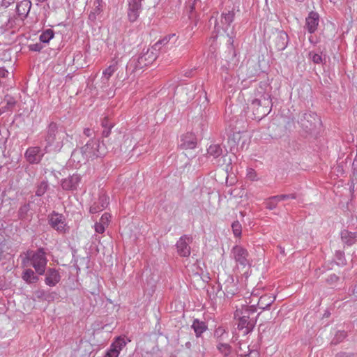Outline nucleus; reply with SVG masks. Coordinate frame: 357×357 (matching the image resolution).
Masks as SVG:
<instances>
[{"instance_id": "nucleus-1", "label": "nucleus", "mask_w": 357, "mask_h": 357, "mask_svg": "<svg viewBox=\"0 0 357 357\" xmlns=\"http://www.w3.org/2000/svg\"><path fill=\"white\" fill-rule=\"evenodd\" d=\"M68 134L62 128H59L56 123L51 122L47 128L45 135L44 151L45 153L60 151L63 146V139Z\"/></svg>"}, {"instance_id": "nucleus-2", "label": "nucleus", "mask_w": 357, "mask_h": 357, "mask_svg": "<svg viewBox=\"0 0 357 357\" xmlns=\"http://www.w3.org/2000/svg\"><path fill=\"white\" fill-rule=\"evenodd\" d=\"M156 58L157 54L152 48L147 49L146 51L144 50L141 54L130 59L126 66V72L132 73L141 70L151 64Z\"/></svg>"}, {"instance_id": "nucleus-3", "label": "nucleus", "mask_w": 357, "mask_h": 357, "mask_svg": "<svg viewBox=\"0 0 357 357\" xmlns=\"http://www.w3.org/2000/svg\"><path fill=\"white\" fill-rule=\"evenodd\" d=\"M272 105L271 95L268 93H264L259 98H255L251 102L255 119L261 120L267 116L271 111Z\"/></svg>"}, {"instance_id": "nucleus-4", "label": "nucleus", "mask_w": 357, "mask_h": 357, "mask_svg": "<svg viewBox=\"0 0 357 357\" xmlns=\"http://www.w3.org/2000/svg\"><path fill=\"white\" fill-rule=\"evenodd\" d=\"M26 259L30 261L31 265L38 275H42L45 273L47 259L43 248H40L36 251H28L26 258L23 260L24 264Z\"/></svg>"}, {"instance_id": "nucleus-5", "label": "nucleus", "mask_w": 357, "mask_h": 357, "mask_svg": "<svg viewBox=\"0 0 357 357\" xmlns=\"http://www.w3.org/2000/svg\"><path fill=\"white\" fill-rule=\"evenodd\" d=\"M82 148L89 160H93L98 157L104 156L107 153L105 144L100 143L97 139H90Z\"/></svg>"}, {"instance_id": "nucleus-6", "label": "nucleus", "mask_w": 357, "mask_h": 357, "mask_svg": "<svg viewBox=\"0 0 357 357\" xmlns=\"http://www.w3.org/2000/svg\"><path fill=\"white\" fill-rule=\"evenodd\" d=\"M301 128L307 133H312L321 126V119L314 112H306L303 114L298 120Z\"/></svg>"}, {"instance_id": "nucleus-7", "label": "nucleus", "mask_w": 357, "mask_h": 357, "mask_svg": "<svg viewBox=\"0 0 357 357\" xmlns=\"http://www.w3.org/2000/svg\"><path fill=\"white\" fill-rule=\"evenodd\" d=\"M231 257L234 259L236 264L244 268L250 266L252 260L248 250L241 245H235L231 251Z\"/></svg>"}, {"instance_id": "nucleus-8", "label": "nucleus", "mask_w": 357, "mask_h": 357, "mask_svg": "<svg viewBox=\"0 0 357 357\" xmlns=\"http://www.w3.org/2000/svg\"><path fill=\"white\" fill-rule=\"evenodd\" d=\"M289 41V36L284 31H276L273 33L271 45L278 51H283L287 47Z\"/></svg>"}, {"instance_id": "nucleus-9", "label": "nucleus", "mask_w": 357, "mask_h": 357, "mask_svg": "<svg viewBox=\"0 0 357 357\" xmlns=\"http://www.w3.org/2000/svg\"><path fill=\"white\" fill-rule=\"evenodd\" d=\"M45 153L40 146H31L25 151L24 158L30 164H38L42 160Z\"/></svg>"}, {"instance_id": "nucleus-10", "label": "nucleus", "mask_w": 357, "mask_h": 357, "mask_svg": "<svg viewBox=\"0 0 357 357\" xmlns=\"http://www.w3.org/2000/svg\"><path fill=\"white\" fill-rule=\"evenodd\" d=\"M257 312V306L255 305H242L241 307H238L234 312V319L243 318L245 319H257L259 314L256 317H251Z\"/></svg>"}, {"instance_id": "nucleus-11", "label": "nucleus", "mask_w": 357, "mask_h": 357, "mask_svg": "<svg viewBox=\"0 0 357 357\" xmlns=\"http://www.w3.org/2000/svg\"><path fill=\"white\" fill-rule=\"evenodd\" d=\"M49 223L53 229L59 233H65L66 231L65 219L61 214L54 212L50 215Z\"/></svg>"}, {"instance_id": "nucleus-12", "label": "nucleus", "mask_w": 357, "mask_h": 357, "mask_svg": "<svg viewBox=\"0 0 357 357\" xmlns=\"http://www.w3.org/2000/svg\"><path fill=\"white\" fill-rule=\"evenodd\" d=\"M127 342L124 337H118L112 343L104 357H118L121 351L126 347Z\"/></svg>"}, {"instance_id": "nucleus-13", "label": "nucleus", "mask_w": 357, "mask_h": 357, "mask_svg": "<svg viewBox=\"0 0 357 357\" xmlns=\"http://www.w3.org/2000/svg\"><path fill=\"white\" fill-rule=\"evenodd\" d=\"M192 238L188 235L180 237L176 245L180 256L185 257L190 255V243H192Z\"/></svg>"}, {"instance_id": "nucleus-14", "label": "nucleus", "mask_w": 357, "mask_h": 357, "mask_svg": "<svg viewBox=\"0 0 357 357\" xmlns=\"http://www.w3.org/2000/svg\"><path fill=\"white\" fill-rule=\"evenodd\" d=\"M109 199V197L105 193H100L98 200L90 206L89 212L91 213H98L103 211L108 206Z\"/></svg>"}, {"instance_id": "nucleus-15", "label": "nucleus", "mask_w": 357, "mask_h": 357, "mask_svg": "<svg viewBox=\"0 0 357 357\" xmlns=\"http://www.w3.org/2000/svg\"><path fill=\"white\" fill-rule=\"evenodd\" d=\"M236 319L238 321L237 328L242 332L243 335L252 331L257 323V319H245L241 317Z\"/></svg>"}, {"instance_id": "nucleus-16", "label": "nucleus", "mask_w": 357, "mask_h": 357, "mask_svg": "<svg viewBox=\"0 0 357 357\" xmlns=\"http://www.w3.org/2000/svg\"><path fill=\"white\" fill-rule=\"evenodd\" d=\"M81 176L79 174H73L61 181V187L65 190H75L79 186Z\"/></svg>"}, {"instance_id": "nucleus-17", "label": "nucleus", "mask_w": 357, "mask_h": 357, "mask_svg": "<svg viewBox=\"0 0 357 357\" xmlns=\"http://www.w3.org/2000/svg\"><path fill=\"white\" fill-rule=\"evenodd\" d=\"M319 22V14L316 12H310L305 19V27L310 33H314L317 29Z\"/></svg>"}, {"instance_id": "nucleus-18", "label": "nucleus", "mask_w": 357, "mask_h": 357, "mask_svg": "<svg viewBox=\"0 0 357 357\" xmlns=\"http://www.w3.org/2000/svg\"><path fill=\"white\" fill-rule=\"evenodd\" d=\"M61 280V276L58 271L54 268H50L47 271L45 275V284L50 287L55 286Z\"/></svg>"}, {"instance_id": "nucleus-19", "label": "nucleus", "mask_w": 357, "mask_h": 357, "mask_svg": "<svg viewBox=\"0 0 357 357\" xmlns=\"http://www.w3.org/2000/svg\"><path fill=\"white\" fill-rule=\"evenodd\" d=\"M70 161L73 163H75V167L77 165H80L82 163H85L89 159L85 155V153L83 151V149L81 148L79 149H75L70 156Z\"/></svg>"}, {"instance_id": "nucleus-20", "label": "nucleus", "mask_w": 357, "mask_h": 357, "mask_svg": "<svg viewBox=\"0 0 357 357\" xmlns=\"http://www.w3.org/2000/svg\"><path fill=\"white\" fill-rule=\"evenodd\" d=\"M31 2L29 0H22L17 4L16 11L22 19L26 18L30 12Z\"/></svg>"}, {"instance_id": "nucleus-21", "label": "nucleus", "mask_w": 357, "mask_h": 357, "mask_svg": "<svg viewBox=\"0 0 357 357\" xmlns=\"http://www.w3.org/2000/svg\"><path fill=\"white\" fill-rule=\"evenodd\" d=\"M275 297L272 295L261 296L257 302L259 308L264 310H267L268 307L274 302Z\"/></svg>"}, {"instance_id": "nucleus-22", "label": "nucleus", "mask_w": 357, "mask_h": 357, "mask_svg": "<svg viewBox=\"0 0 357 357\" xmlns=\"http://www.w3.org/2000/svg\"><path fill=\"white\" fill-rule=\"evenodd\" d=\"M341 238L344 243L351 245L357 241V233L350 232L344 229L341 232Z\"/></svg>"}, {"instance_id": "nucleus-23", "label": "nucleus", "mask_w": 357, "mask_h": 357, "mask_svg": "<svg viewBox=\"0 0 357 357\" xmlns=\"http://www.w3.org/2000/svg\"><path fill=\"white\" fill-rule=\"evenodd\" d=\"M191 327L194 330L197 337H200L208 328L204 321H199L197 319H194Z\"/></svg>"}, {"instance_id": "nucleus-24", "label": "nucleus", "mask_w": 357, "mask_h": 357, "mask_svg": "<svg viewBox=\"0 0 357 357\" xmlns=\"http://www.w3.org/2000/svg\"><path fill=\"white\" fill-rule=\"evenodd\" d=\"M217 349L223 356V357H234L231 347L227 343L218 342Z\"/></svg>"}, {"instance_id": "nucleus-25", "label": "nucleus", "mask_w": 357, "mask_h": 357, "mask_svg": "<svg viewBox=\"0 0 357 357\" xmlns=\"http://www.w3.org/2000/svg\"><path fill=\"white\" fill-rule=\"evenodd\" d=\"M234 19V11H228L227 13H222L221 15L220 22L223 26V29L227 30L231 25Z\"/></svg>"}, {"instance_id": "nucleus-26", "label": "nucleus", "mask_w": 357, "mask_h": 357, "mask_svg": "<svg viewBox=\"0 0 357 357\" xmlns=\"http://www.w3.org/2000/svg\"><path fill=\"white\" fill-rule=\"evenodd\" d=\"M118 61H114L102 72L103 81L107 82L109 78L113 75L114 73L118 69Z\"/></svg>"}, {"instance_id": "nucleus-27", "label": "nucleus", "mask_w": 357, "mask_h": 357, "mask_svg": "<svg viewBox=\"0 0 357 357\" xmlns=\"http://www.w3.org/2000/svg\"><path fill=\"white\" fill-rule=\"evenodd\" d=\"M176 37V35L174 33L169 34L168 36H165L162 39L159 40L158 42H156L153 46L152 49L154 51H160L162 50V47H165L167 45L171 39Z\"/></svg>"}, {"instance_id": "nucleus-28", "label": "nucleus", "mask_w": 357, "mask_h": 357, "mask_svg": "<svg viewBox=\"0 0 357 357\" xmlns=\"http://www.w3.org/2000/svg\"><path fill=\"white\" fill-rule=\"evenodd\" d=\"M207 154L217 158L222 154V149L219 144H211L207 149Z\"/></svg>"}, {"instance_id": "nucleus-29", "label": "nucleus", "mask_w": 357, "mask_h": 357, "mask_svg": "<svg viewBox=\"0 0 357 357\" xmlns=\"http://www.w3.org/2000/svg\"><path fill=\"white\" fill-rule=\"evenodd\" d=\"M22 279L27 283H36L39 280L31 269H27L23 273Z\"/></svg>"}, {"instance_id": "nucleus-30", "label": "nucleus", "mask_w": 357, "mask_h": 357, "mask_svg": "<svg viewBox=\"0 0 357 357\" xmlns=\"http://www.w3.org/2000/svg\"><path fill=\"white\" fill-rule=\"evenodd\" d=\"M181 146L185 149H193L196 147L197 142L193 137L185 136L181 139Z\"/></svg>"}, {"instance_id": "nucleus-31", "label": "nucleus", "mask_w": 357, "mask_h": 357, "mask_svg": "<svg viewBox=\"0 0 357 357\" xmlns=\"http://www.w3.org/2000/svg\"><path fill=\"white\" fill-rule=\"evenodd\" d=\"M54 32L52 29H48L42 32L40 35L39 40L41 43H48L53 38Z\"/></svg>"}, {"instance_id": "nucleus-32", "label": "nucleus", "mask_w": 357, "mask_h": 357, "mask_svg": "<svg viewBox=\"0 0 357 357\" xmlns=\"http://www.w3.org/2000/svg\"><path fill=\"white\" fill-rule=\"evenodd\" d=\"M214 336L217 338L219 342H222V341L225 340L226 337H228V333L223 327L220 326L215 329Z\"/></svg>"}, {"instance_id": "nucleus-33", "label": "nucleus", "mask_w": 357, "mask_h": 357, "mask_svg": "<svg viewBox=\"0 0 357 357\" xmlns=\"http://www.w3.org/2000/svg\"><path fill=\"white\" fill-rule=\"evenodd\" d=\"M279 202L280 201L277 195L270 197L266 200V208L269 210L275 209Z\"/></svg>"}, {"instance_id": "nucleus-34", "label": "nucleus", "mask_w": 357, "mask_h": 357, "mask_svg": "<svg viewBox=\"0 0 357 357\" xmlns=\"http://www.w3.org/2000/svg\"><path fill=\"white\" fill-rule=\"evenodd\" d=\"M35 295L37 298L40 300L48 301H50L53 298V296L51 293L46 291L43 289H39L35 292Z\"/></svg>"}, {"instance_id": "nucleus-35", "label": "nucleus", "mask_w": 357, "mask_h": 357, "mask_svg": "<svg viewBox=\"0 0 357 357\" xmlns=\"http://www.w3.org/2000/svg\"><path fill=\"white\" fill-rule=\"evenodd\" d=\"M105 2L103 0H95L93 2V10L95 14L98 15L102 12Z\"/></svg>"}, {"instance_id": "nucleus-36", "label": "nucleus", "mask_w": 357, "mask_h": 357, "mask_svg": "<svg viewBox=\"0 0 357 357\" xmlns=\"http://www.w3.org/2000/svg\"><path fill=\"white\" fill-rule=\"evenodd\" d=\"M30 209L29 204H24L21 206L18 211V217L20 219H24L26 217L27 213Z\"/></svg>"}, {"instance_id": "nucleus-37", "label": "nucleus", "mask_w": 357, "mask_h": 357, "mask_svg": "<svg viewBox=\"0 0 357 357\" xmlns=\"http://www.w3.org/2000/svg\"><path fill=\"white\" fill-rule=\"evenodd\" d=\"M335 261L338 266H344L346 264V259L344 257V254L342 251H336L335 252Z\"/></svg>"}, {"instance_id": "nucleus-38", "label": "nucleus", "mask_w": 357, "mask_h": 357, "mask_svg": "<svg viewBox=\"0 0 357 357\" xmlns=\"http://www.w3.org/2000/svg\"><path fill=\"white\" fill-rule=\"evenodd\" d=\"M48 188V184L46 181H42L37 188L36 195L38 197L43 195Z\"/></svg>"}, {"instance_id": "nucleus-39", "label": "nucleus", "mask_w": 357, "mask_h": 357, "mask_svg": "<svg viewBox=\"0 0 357 357\" xmlns=\"http://www.w3.org/2000/svg\"><path fill=\"white\" fill-rule=\"evenodd\" d=\"M15 104L16 101L13 98H9L6 100V105L1 107V112H3L5 113L7 111L12 110L13 108L15 107Z\"/></svg>"}, {"instance_id": "nucleus-40", "label": "nucleus", "mask_w": 357, "mask_h": 357, "mask_svg": "<svg viewBox=\"0 0 357 357\" xmlns=\"http://www.w3.org/2000/svg\"><path fill=\"white\" fill-rule=\"evenodd\" d=\"M233 233L235 236L239 237L241 236L242 227L238 221H235L231 225Z\"/></svg>"}, {"instance_id": "nucleus-41", "label": "nucleus", "mask_w": 357, "mask_h": 357, "mask_svg": "<svg viewBox=\"0 0 357 357\" xmlns=\"http://www.w3.org/2000/svg\"><path fill=\"white\" fill-rule=\"evenodd\" d=\"M310 57L311 58L312 61L317 64H319L322 62V56L321 54L317 53H312L310 52L309 54Z\"/></svg>"}, {"instance_id": "nucleus-42", "label": "nucleus", "mask_w": 357, "mask_h": 357, "mask_svg": "<svg viewBox=\"0 0 357 357\" xmlns=\"http://www.w3.org/2000/svg\"><path fill=\"white\" fill-rule=\"evenodd\" d=\"M111 219V215L109 213H105L102 214V215L100 218V223H102V225H105L106 227L108 226L109 222Z\"/></svg>"}, {"instance_id": "nucleus-43", "label": "nucleus", "mask_w": 357, "mask_h": 357, "mask_svg": "<svg viewBox=\"0 0 357 357\" xmlns=\"http://www.w3.org/2000/svg\"><path fill=\"white\" fill-rule=\"evenodd\" d=\"M247 177L251 181L257 180V175L255 170L252 168H248L247 169Z\"/></svg>"}, {"instance_id": "nucleus-44", "label": "nucleus", "mask_w": 357, "mask_h": 357, "mask_svg": "<svg viewBox=\"0 0 357 357\" xmlns=\"http://www.w3.org/2000/svg\"><path fill=\"white\" fill-rule=\"evenodd\" d=\"M101 126L103 128H113L114 123L112 122L107 116H105L101 121Z\"/></svg>"}, {"instance_id": "nucleus-45", "label": "nucleus", "mask_w": 357, "mask_h": 357, "mask_svg": "<svg viewBox=\"0 0 357 357\" xmlns=\"http://www.w3.org/2000/svg\"><path fill=\"white\" fill-rule=\"evenodd\" d=\"M107 227L105 225H102V223L96 222L94 225V229L96 232L98 234H103L105 231V228Z\"/></svg>"}, {"instance_id": "nucleus-46", "label": "nucleus", "mask_w": 357, "mask_h": 357, "mask_svg": "<svg viewBox=\"0 0 357 357\" xmlns=\"http://www.w3.org/2000/svg\"><path fill=\"white\" fill-rule=\"evenodd\" d=\"M277 196H278V198L279 199L280 202L282 201V200L289 199H295L297 197L296 193H291V194H288V195H277Z\"/></svg>"}, {"instance_id": "nucleus-47", "label": "nucleus", "mask_w": 357, "mask_h": 357, "mask_svg": "<svg viewBox=\"0 0 357 357\" xmlns=\"http://www.w3.org/2000/svg\"><path fill=\"white\" fill-rule=\"evenodd\" d=\"M43 48V46L40 43H37L35 44H31L29 45V49L33 52H40Z\"/></svg>"}, {"instance_id": "nucleus-48", "label": "nucleus", "mask_w": 357, "mask_h": 357, "mask_svg": "<svg viewBox=\"0 0 357 357\" xmlns=\"http://www.w3.org/2000/svg\"><path fill=\"white\" fill-rule=\"evenodd\" d=\"M335 357H357L356 353L340 351L336 354Z\"/></svg>"}, {"instance_id": "nucleus-49", "label": "nucleus", "mask_w": 357, "mask_h": 357, "mask_svg": "<svg viewBox=\"0 0 357 357\" xmlns=\"http://www.w3.org/2000/svg\"><path fill=\"white\" fill-rule=\"evenodd\" d=\"M236 289H232V288H230L229 287L228 284H227L225 287V294L227 296V297H232L235 294H236Z\"/></svg>"}, {"instance_id": "nucleus-50", "label": "nucleus", "mask_w": 357, "mask_h": 357, "mask_svg": "<svg viewBox=\"0 0 357 357\" xmlns=\"http://www.w3.org/2000/svg\"><path fill=\"white\" fill-rule=\"evenodd\" d=\"M338 279L339 278L336 275L331 274L327 278V281L332 284L336 282L338 280Z\"/></svg>"}, {"instance_id": "nucleus-51", "label": "nucleus", "mask_w": 357, "mask_h": 357, "mask_svg": "<svg viewBox=\"0 0 357 357\" xmlns=\"http://www.w3.org/2000/svg\"><path fill=\"white\" fill-rule=\"evenodd\" d=\"M15 0H2L1 5L5 8H8L11 4L14 3Z\"/></svg>"}, {"instance_id": "nucleus-52", "label": "nucleus", "mask_w": 357, "mask_h": 357, "mask_svg": "<svg viewBox=\"0 0 357 357\" xmlns=\"http://www.w3.org/2000/svg\"><path fill=\"white\" fill-rule=\"evenodd\" d=\"M84 135L88 137H90L94 135V132L90 128H87L84 130Z\"/></svg>"}, {"instance_id": "nucleus-53", "label": "nucleus", "mask_w": 357, "mask_h": 357, "mask_svg": "<svg viewBox=\"0 0 357 357\" xmlns=\"http://www.w3.org/2000/svg\"><path fill=\"white\" fill-rule=\"evenodd\" d=\"M8 75V71L4 68H0V78L6 77Z\"/></svg>"}, {"instance_id": "nucleus-54", "label": "nucleus", "mask_w": 357, "mask_h": 357, "mask_svg": "<svg viewBox=\"0 0 357 357\" xmlns=\"http://www.w3.org/2000/svg\"><path fill=\"white\" fill-rule=\"evenodd\" d=\"M112 128H103V130H102V137H107L109 134H110V131H111V129Z\"/></svg>"}, {"instance_id": "nucleus-55", "label": "nucleus", "mask_w": 357, "mask_h": 357, "mask_svg": "<svg viewBox=\"0 0 357 357\" xmlns=\"http://www.w3.org/2000/svg\"><path fill=\"white\" fill-rule=\"evenodd\" d=\"M98 15V14H95L93 11H91L89 15V19L90 20L94 21L96 20Z\"/></svg>"}, {"instance_id": "nucleus-56", "label": "nucleus", "mask_w": 357, "mask_h": 357, "mask_svg": "<svg viewBox=\"0 0 357 357\" xmlns=\"http://www.w3.org/2000/svg\"><path fill=\"white\" fill-rule=\"evenodd\" d=\"M251 295L252 296H259V289H255L252 291Z\"/></svg>"}, {"instance_id": "nucleus-57", "label": "nucleus", "mask_w": 357, "mask_h": 357, "mask_svg": "<svg viewBox=\"0 0 357 357\" xmlns=\"http://www.w3.org/2000/svg\"><path fill=\"white\" fill-rule=\"evenodd\" d=\"M340 337L344 338L346 337V333L344 331L340 332Z\"/></svg>"}, {"instance_id": "nucleus-58", "label": "nucleus", "mask_w": 357, "mask_h": 357, "mask_svg": "<svg viewBox=\"0 0 357 357\" xmlns=\"http://www.w3.org/2000/svg\"><path fill=\"white\" fill-rule=\"evenodd\" d=\"M191 342H188L185 343V347L188 348V349H190L191 348Z\"/></svg>"}, {"instance_id": "nucleus-59", "label": "nucleus", "mask_w": 357, "mask_h": 357, "mask_svg": "<svg viewBox=\"0 0 357 357\" xmlns=\"http://www.w3.org/2000/svg\"><path fill=\"white\" fill-rule=\"evenodd\" d=\"M1 257H2V250H1V248L0 247V260L1 259Z\"/></svg>"}, {"instance_id": "nucleus-60", "label": "nucleus", "mask_w": 357, "mask_h": 357, "mask_svg": "<svg viewBox=\"0 0 357 357\" xmlns=\"http://www.w3.org/2000/svg\"><path fill=\"white\" fill-rule=\"evenodd\" d=\"M36 1H38V2L43 3V2L46 1L47 0H36Z\"/></svg>"}, {"instance_id": "nucleus-61", "label": "nucleus", "mask_w": 357, "mask_h": 357, "mask_svg": "<svg viewBox=\"0 0 357 357\" xmlns=\"http://www.w3.org/2000/svg\"><path fill=\"white\" fill-rule=\"evenodd\" d=\"M331 3H335L337 0H329Z\"/></svg>"}, {"instance_id": "nucleus-62", "label": "nucleus", "mask_w": 357, "mask_h": 357, "mask_svg": "<svg viewBox=\"0 0 357 357\" xmlns=\"http://www.w3.org/2000/svg\"><path fill=\"white\" fill-rule=\"evenodd\" d=\"M3 113H4L3 112H1V108H0V115H1Z\"/></svg>"}]
</instances>
